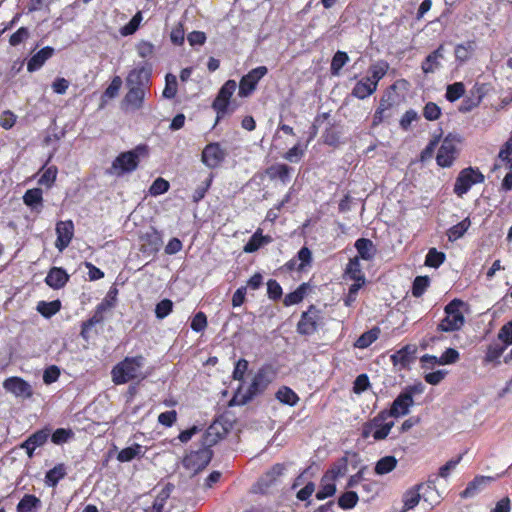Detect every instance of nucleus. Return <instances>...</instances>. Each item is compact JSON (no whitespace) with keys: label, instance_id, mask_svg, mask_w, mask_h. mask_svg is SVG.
I'll return each instance as SVG.
<instances>
[{"label":"nucleus","instance_id":"1","mask_svg":"<svg viewBox=\"0 0 512 512\" xmlns=\"http://www.w3.org/2000/svg\"><path fill=\"white\" fill-rule=\"evenodd\" d=\"M146 358L142 355L125 357L111 371L116 385L125 384L134 379H145L149 373L144 371Z\"/></svg>","mask_w":512,"mask_h":512},{"label":"nucleus","instance_id":"2","mask_svg":"<svg viewBox=\"0 0 512 512\" xmlns=\"http://www.w3.org/2000/svg\"><path fill=\"white\" fill-rule=\"evenodd\" d=\"M212 429L213 427H209L207 432L203 435L204 447L197 451L190 452L183 460L184 467L194 473L203 470L210 463L213 457V451L210 447L217 442V438L212 435Z\"/></svg>","mask_w":512,"mask_h":512},{"label":"nucleus","instance_id":"3","mask_svg":"<svg viewBox=\"0 0 512 512\" xmlns=\"http://www.w3.org/2000/svg\"><path fill=\"white\" fill-rule=\"evenodd\" d=\"M237 83L234 80L226 81L220 88L216 98L212 102V109L216 112V120L214 126H216L224 117L231 115L236 105L231 102V97L236 91Z\"/></svg>","mask_w":512,"mask_h":512},{"label":"nucleus","instance_id":"4","mask_svg":"<svg viewBox=\"0 0 512 512\" xmlns=\"http://www.w3.org/2000/svg\"><path fill=\"white\" fill-rule=\"evenodd\" d=\"M275 376L276 373L271 366L261 367L253 377L247 391L243 394L241 404H247L255 397L263 394L273 382Z\"/></svg>","mask_w":512,"mask_h":512},{"label":"nucleus","instance_id":"5","mask_svg":"<svg viewBox=\"0 0 512 512\" xmlns=\"http://www.w3.org/2000/svg\"><path fill=\"white\" fill-rule=\"evenodd\" d=\"M464 302L460 299H453L444 308L446 316L441 320L437 326V330L442 332H453L460 330L464 323L465 318L460 308L464 306Z\"/></svg>","mask_w":512,"mask_h":512},{"label":"nucleus","instance_id":"6","mask_svg":"<svg viewBox=\"0 0 512 512\" xmlns=\"http://www.w3.org/2000/svg\"><path fill=\"white\" fill-rule=\"evenodd\" d=\"M143 153H146V147L142 145L137 146L134 150L120 153L112 162L108 172L121 176L136 170L139 164V157Z\"/></svg>","mask_w":512,"mask_h":512},{"label":"nucleus","instance_id":"7","mask_svg":"<svg viewBox=\"0 0 512 512\" xmlns=\"http://www.w3.org/2000/svg\"><path fill=\"white\" fill-rule=\"evenodd\" d=\"M484 175L478 170L472 167L463 169L454 184V193L462 197L466 194L474 184L482 183L484 181Z\"/></svg>","mask_w":512,"mask_h":512},{"label":"nucleus","instance_id":"8","mask_svg":"<svg viewBox=\"0 0 512 512\" xmlns=\"http://www.w3.org/2000/svg\"><path fill=\"white\" fill-rule=\"evenodd\" d=\"M414 400L409 393L402 391L392 402L389 410H383L379 413V419L386 420L388 417H400L407 415L409 409L413 406Z\"/></svg>","mask_w":512,"mask_h":512},{"label":"nucleus","instance_id":"9","mask_svg":"<svg viewBox=\"0 0 512 512\" xmlns=\"http://www.w3.org/2000/svg\"><path fill=\"white\" fill-rule=\"evenodd\" d=\"M227 152L218 142L207 144L201 154V162L209 169L218 168L225 160Z\"/></svg>","mask_w":512,"mask_h":512},{"label":"nucleus","instance_id":"10","mask_svg":"<svg viewBox=\"0 0 512 512\" xmlns=\"http://www.w3.org/2000/svg\"><path fill=\"white\" fill-rule=\"evenodd\" d=\"M267 73L266 66H257L248 74L244 75L239 83L238 96L246 98L250 96L256 89L259 80Z\"/></svg>","mask_w":512,"mask_h":512},{"label":"nucleus","instance_id":"11","mask_svg":"<svg viewBox=\"0 0 512 512\" xmlns=\"http://www.w3.org/2000/svg\"><path fill=\"white\" fill-rule=\"evenodd\" d=\"M321 320V312L314 305H311L307 311L302 313L297 324V332L301 335H311L316 332Z\"/></svg>","mask_w":512,"mask_h":512},{"label":"nucleus","instance_id":"12","mask_svg":"<svg viewBox=\"0 0 512 512\" xmlns=\"http://www.w3.org/2000/svg\"><path fill=\"white\" fill-rule=\"evenodd\" d=\"M456 136L449 134L443 140L438 153H437V164L441 167H450L457 155Z\"/></svg>","mask_w":512,"mask_h":512},{"label":"nucleus","instance_id":"13","mask_svg":"<svg viewBox=\"0 0 512 512\" xmlns=\"http://www.w3.org/2000/svg\"><path fill=\"white\" fill-rule=\"evenodd\" d=\"M57 239L55 247L62 252L66 249L74 235V224L71 220L59 221L56 224Z\"/></svg>","mask_w":512,"mask_h":512},{"label":"nucleus","instance_id":"14","mask_svg":"<svg viewBox=\"0 0 512 512\" xmlns=\"http://www.w3.org/2000/svg\"><path fill=\"white\" fill-rule=\"evenodd\" d=\"M6 391L16 397L29 398L32 396L31 385L20 377H9L3 382Z\"/></svg>","mask_w":512,"mask_h":512},{"label":"nucleus","instance_id":"15","mask_svg":"<svg viewBox=\"0 0 512 512\" xmlns=\"http://www.w3.org/2000/svg\"><path fill=\"white\" fill-rule=\"evenodd\" d=\"M142 250L145 253L155 254L163 245V239L161 233L154 227L145 232L141 236Z\"/></svg>","mask_w":512,"mask_h":512},{"label":"nucleus","instance_id":"16","mask_svg":"<svg viewBox=\"0 0 512 512\" xmlns=\"http://www.w3.org/2000/svg\"><path fill=\"white\" fill-rule=\"evenodd\" d=\"M68 280L69 275L65 269L52 267L45 278V283L53 289H60L66 285Z\"/></svg>","mask_w":512,"mask_h":512},{"label":"nucleus","instance_id":"17","mask_svg":"<svg viewBox=\"0 0 512 512\" xmlns=\"http://www.w3.org/2000/svg\"><path fill=\"white\" fill-rule=\"evenodd\" d=\"M286 471V465L283 463H276L273 465L258 481L261 488H269L276 480L284 475Z\"/></svg>","mask_w":512,"mask_h":512},{"label":"nucleus","instance_id":"18","mask_svg":"<svg viewBox=\"0 0 512 512\" xmlns=\"http://www.w3.org/2000/svg\"><path fill=\"white\" fill-rule=\"evenodd\" d=\"M144 87H132L124 97L123 104L133 110L140 109L145 97Z\"/></svg>","mask_w":512,"mask_h":512},{"label":"nucleus","instance_id":"19","mask_svg":"<svg viewBox=\"0 0 512 512\" xmlns=\"http://www.w3.org/2000/svg\"><path fill=\"white\" fill-rule=\"evenodd\" d=\"M415 348L406 345L402 347L400 350L396 351L394 354L390 356V359L394 366H400L401 368L407 367L413 361V354L415 353Z\"/></svg>","mask_w":512,"mask_h":512},{"label":"nucleus","instance_id":"20","mask_svg":"<svg viewBox=\"0 0 512 512\" xmlns=\"http://www.w3.org/2000/svg\"><path fill=\"white\" fill-rule=\"evenodd\" d=\"M293 169L286 164H274L267 168L266 173L270 179H279L283 184L290 181V174Z\"/></svg>","mask_w":512,"mask_h":512},{"label":"nucleus","instance_id":"21","mask_svg":"<svg viewBox=\"0 0 512 512\" xmlns=\"http://www.w3.org/2000/svg\"><path fill=\"white\" fill-rule=\"evenodd\" d=\"M355 248L358 252V258L369 261L372 260L376 254V248L373 242L367 238H359L355 242Z\"/></svg>","mask_w":512,"mask_h":512},{"label":"nucleus","instance_id":"22","mask_svg":"<svg viewBox=\"0 0 512 512\" xmlns=\"http://www.w3.org/2000/svg\"><path fill=\"white\" fill-rule=\"evenodd\" d=\"M41 500L33 494H25L16 506V512H38Z\"/></svg>","mask_w":512,"mask_h":512},{"label":"nucleus","instance_id":"23","mask_svg":"<svg viewBox=\"0 0 512 512\" xmlns=\"http://www.w3.org/2000/svg\"><path fill=\"white\" fill-rule=\"evenodd\" d=\"M433 482L427 484H419L418 490L420 491L421 499L428 503V506L432 508L435 504L439 503L440 495L436 491L435 487L432 486Z\"/></svg>","mask_w":512,"mask_h":512},{"label":"nucleus","instance_id":"24","mask_svg":"<svg viewBox=\"0 0 512 512\" xmlns=\"http://www.w3.org/2000/svg\"><path fill=\"white\" fill-rule=\"evenodd\" d=\"M148 76L149 71L145 69V66H142L140 69H135L129 73L127 77V85L129 88L144 87V89H146Z\"/></svg>","mask_w":512,"mask_h":512},{"label":"nucleus","instance_id":"25","mask_svg":"<svg viewBox=\"0 0 512 512\" xmlns=\"http://www.w3.org/2000/svg\"><path fill=\"white\" fill-rule=\"evenodd\" d=\"M172 487L173 486L171 484H167L163 487L155 497L153 504L145 509V512H163L166 501L172 491Z\"/></svg>","mask_w":512,"mask_h":512},{"label":"nucleus","instance_id":"26","mask_svg":"<svg viewBox=\"0 0 512 512\" xmlns=\"http://www.w3.org/2000/svg\"><path fill=\"white\" fill-rule=\"evenodd\" d=\"M336 493V485L334 481H331L330 473H325L321 478L320 489L316 493L318 500H324L328 497L333 496Z\"/></svg>","mask_w":512,"mask_h":512},{"label":"nucleus","instance_id":"27","mask_svg":"<svg viewBox=\"0 0 512 512\" xmlns=\"http://www.w3.org/2000/svg\"><path fill=\"white\" fill-rule=\"evenodd\" d=\"M375 90V84L370 83L369 79L363 78L355 84L352 95L358 99H365L373 94Z\"/></svg>","mask_w":512,"mask_h":512},{"label":"nucleus","instance_id":"28","mask_svg":"<svg viewBox=\"0 0 512 512\" xmlns=\"http://www.w3.org/2000/svg\"><path fill=\"white\" fill-rule=\"evenodd\" d=\"M269 236H263L261 230H257L244 245L243 251L245 253H253L257 251L262 245L270 242Z\"/></svg>","mask_w":512,"mask_h":512},{"label":"nucleus","instance_id":"29","mask_svg":"<svg viewBox=\"0 0 512 512\" xmlns=\"http://www.w3.org/2000/svg\"><path fill=\"white\" fill-rule=\"evenodd\" d=\"M66 467L63 463L57 464L46 472L45 483L49 487H55L66 476Z\"/></svg>","mask_w":512,"mask_h":512},{"label":"nucleus","instance_id":"30","mask_svg":"<svg viewBox=\"0 0 512 512\" xmlns=\"http://www.w3.org/2000/svg\"><path fill=\"white\" fill-rule=\"evenodd\" d=\"M490 481H492V478L487 476H478L474 478V480L471 481L467 485V487L462 491L461 496L463 498H470L475 496L480 490V488L488 484Z\"/></svg>","mask_w":512,"mask_h":512},{"label":"nucleus","instance_id":"31","mask_svg":"<svg viewBox=\"0 0 512 512\" xmlns=\"http://www.w3.org/2000/svg\"><path fill=\"white\" fill-rule=\"evenodd\" d=\"M275 397L280 403L291 407L295 406L299 401L298 395L287 386L280 387L276 392Z\"/></svg>","mask_w":512,"mask_h":512},{"label":"nucleus","instance_id":"32","mask_svg":"<svg viewBox=\"0 0 512 512\" xmlns=\"http://www.w3.org/2000/svg\"><path fill=\"white\" fill-rule=\"evenodd\" d=\"M397 466V459L388 455L380 458L376 464L374 471L377 475H385L393 471Z\"/></svg>","mask_w":512,"mask_h":512},{"label":"nucleus","instance_id":"33","mask_svg":"<svg viewBox=\"0 0 512 512\" xmlns=\"http://www.w3.org/2000/svg\"><path fill=\"white\" fill-rule=\"evenodd\" d=\"M471 225L470 219L467 217L463 219L461 222L457 223L456 225L452 226L447 231V237L450 242H455L461 237L464 236V234L467 232Z\"/></svg>","mask_w":512,"mask_h":512},{"label":"nucleus","instance_id":"34","mask_svg":"<svg viewBox=\"0 0 512 512\" xmlns=\"http://www.w3.org/2000/svg\"><path fill=\"white\" fill-rule=\"evenodd\" d=\"M61 309L60 300H53L50 302L39 301L36 310L45 318H50L59 312Z\"/></svg>","mask_w":512,"mask_h":512},{"label":"nucleus","instance_id":"35","mask_svg":"<svg viewBox=\"0 0 512 512\" xmlns=\"http://www.w3.org/2000/svg\"><path fill=\"white\" fill-rule=\"evenodd\" d=\"M379 334H380V329L378 327H373L372 329L364 332L356 340L354 346L359 349H365L378 339Z\"/></svg>","mask_w":512,"mask_h":512},{"label":"nucleus","instance_id":"36","mask_svg":"<svg viewBox=\"0 0 512 512\" xmlns=\"http://www.w3.org/2000/svg\"><path fill=\"white\" fill-rule=\"evenodd\" d=\"M345 272L352 280L356 282L362 281V283H365V276L362 272L358 257H354L349 260Z\"/></svg>","mask_w":512,"mask_h":512},{"label":"nucleus","instance_id":"37","mask_svg":"<svg viewBox=\"0 0 512 512\" xmlns=\"http://www.w3.org/2000/svg\"><path fill=\"white\" fill-rule=\"evenodd\" d=\"M506 347L507 346L504 343L503 344L491 343L487 347L486 354H485V357H484V362L485 363H494V362H496L497 364H499V358L501 357V355L505 351Z\"/></svg>","mask_w":512,"mask_h":512},{"label":"nucleus","instance_id":"38","mask_svg":"<svg viewBox=\"0 0 512 512\" xmlns=\"http://www.w3.org/2000/svg\"><path fill=\"white\" fill-rule=\"evenodd\" d=\"M50 436V429L44 428L31 434L25 441L27 445H32L36 448L42 447Z\"/></svg>","mask_w":512,"mask_h":512},{"label":"nucleus","instance_id":"39","mask_svg":"<svg viewBox=\"0 0 512 512\" xmlns=\"http://www.w3.org/2000/svg\"><path fill=\"white\" fill-rule=\"evenodd\" d=\"M307 288L308 285L306 283H302L295 291L284 297L283 304L285 306H291L300 303L306 294Z\"/></svg>","mask_w":512,"mask_h":512},{"label":"nucleus","instance_id":"40","mask_svg":"<svg viewBox=\"0 0 512 512\" xmlns=\"http://www.w3.org/2000/svg\"><path fill=\"white\" fill-rule=\"evenodd\" d=\"M121 85H122L121 78L119 76H115L112 79L109 86L104 91V93L102 94V97H101L102 103L100 105V108L104 107V104L107 99H112L118 95Z\"/></svg>","mask_w":512,"mask_h":512},{"label":"nucleus","instance_id":"41","mask_svg":"<svg viewBox=\"0 0 512 512\" xmlns=\"http://www.w3.org/2000/svg\"><path fill=\"white\" fill-rule=\"evenodd\" d=\"M43 201L42 190L40 188L29 189L23 196V202L31 208L41 205Z\"/></svg>","mask_w":512,"mask_h":512},{"label":"nucleus","instance_id":"42","mask_svg":"<svg viewBox=\"0 0 512 512\" xmlns=\"http://www.w3.org/2000/svg\"><path fill=\"white\" fill-rule=\"evenodd\" d=\"M445 259L446 255L444 252H440L436 248H430L425 258V265L438 268L444 263Z\"/></svg>","mask_w":512,"mask_h":512},{"label":"nucleus","instance_id":"43","mask_svg":"<svg viewBox=\"0 0 512 512\" xmlns=\"http://www.w3.org/2000/svg\"><path fill=\"white\" fill-rule=\"evenodd\" d=\"M475 50V42L468 41L465 44H459L455 47V56L456 59L465 62L470 59L471 54Z\"/></svg>","mask_w":512,"mask_h":512},{"label":"nucleus","instance_id":"44","mask_svg":"<svg viewBox=\"0 0 512 512\" xmlns=\"http://www.w3.org/2000/svg\"><path fill=\"white\" fill-rule=\"evenodd\" d=\"M141 451L142 446L139 444H134L130 447L122 449L117 455V460L120 462H129L134 458L138 457Z\"/></svg>","mask_w":512,"mask_h":512},{"label":"nucleus","instance_id":"45","mask_svg":"<svg viewBox=\"0 0 512 512\" xmlns=\"http://www.w3.org/2000/svg\"><path fill=\"white\" fill-rule=\"evenodd\" d=\"M421 500L420 491L418 490V485L414 489L408 490L403 496L404 510H410L414 508L419 501Z\"/></svg>","mask_w":512,"mask_h":512},{"label":"nucleus","instance_id":"46","mask_svg":"<svg viewBox=\"0 0 512 512\" xmlns=\"http://www.w3.org/2000/svg\"><path fill=\"white\" fill-rule=\"evenodd\" d=\"M359 500L358 494L355 491H347L343 493L338 499V505L345 510L352 509L356 506Z\"/></svg>","mask_w":512,"mask_h":512},{"label":"nucleus","instance_id":"47","mask_svg":"<svg viewBox=\"0 0 512 512\" xmlns=\"http://www.w3.org/2000/svg\"><path fill=\"white\" fill-rule=\"evenodd\" d=\"M430 285L428 276H417L412 284V295L414 297H421Z\"/></svg>","mask_w":512,"mask_h":512},{"label":"nucleus","instance_id":"48","mask_svg":"<svg viewBox=\"0 0 512 512\" xmlns=\"http://www.w3.org/2000/svg\"><path fill=\"white\" fill-rule=\"evenodd\" d=\"M165 81V88L162 95L166 99H172L177 93V78L175 75L168 73L165 77Z\"/></svg>","mask_w":512,"mask_h":512},{"label":"nucleus","instance_id":"49","mask_svg":"<svg viewBox=\"0 0 512 512\" xmlns=\"http://www.w3.org/2000/svg\"><path fill=\"white\" fill-rule=\"evenodd\" d=\"M465 92V87L462 82H455L447 86L446 99L450 102L458 100Z\"/></svg>","mask_w":512,"mask_h":512},{"label":"nucleus","instance_id":"50","mask_svg":"<svg viewBox=\"0 0 512 512\" xmlns=\"http://www.w3.org/2000/svg\"><path fill=\"white\" fill-rule=\"evenodd\" d=\"M170 40L174 45L181 46L185 41V30L183 22H178L170 32Z\"/></svg>","mask_w":512,"mask_h":512},{"label":"nucleus","instance_id":"51","mask_svg":"<svg viewBox=\"0 0 512 512\" xmlns=\"http://www.w3.org/2000/svg\"><path fill=\"white\" fill-rule=\"evenodd\" d=\"M57 171L58 170H57L56 166H50V167L46 168L44 173L39 178L38 183L40 185L51 187L56 180Z\"/></svg>","mask_w":512,"mask_h":512},{"label":"nucleus","instance_id":"52","mask_svg":"<svg viewBox=\"0 0 512 512\" xmlns=\"http://www.w3.org/2000/svg\"><path fill=\"white\" fill-rule=\"evenodd\" d=\"M173 308V302L169 299H163L157 303L155 307V314L158 319H164L167 317Z\"/></svg>","mask_w":512,"mask_h":512},{"label":"nucleus","instance_id":"53","mask_svg":"<svg viewBox=\"0 0 512 512\" xmlns=\"http://www.w3.org/2000/svg\"><path fill=\"white\" fill-rule=\"evenodd\" d=\"M54 53V49L51 47H44L39 50L33 57L28 61L27 64H44Z\"/></svg>","mask_w":512,"mask_h":512},{"label":"nucleus","instance_id":"54","mask_svg":"<svg viewBox=\"0 0 512 512\" xmlns=\"http://www.w3.org/2000/svg\"><path fill=\"white\" fill-rule=\"evenodd\" d=\"M393 425L394 422L392 421L388 423L380 422L379 425L374 428L373 438L377 441L385 439L390 433Z\"/></svg>","mask_w":512,"mask_h":512},{"label":"nucleus","instance_id":"55","mask_svg":"<svg viewBox=\"0 0 512 512\" xmlns=\"http://www.w3.org/2000/svg\"><path fill=\"white\" fill-rule=\"evenodd\" d=\"M169 187V182L159 177L152 183L149 192L152 196H158L167 192Z\"/></svg>","mask_w":512,"mask_h":512},{"label":"nucleus","instance_id":"56","mask_svg":"<svg viewBox=\"0 0 512 512\" xmlns=\"http://www.w3.org/2000/svg\"><path fill=\"white\" fill-rule=\"evenodd\" d=\"M297 260L300 261V263L298 264L297 270L301 271L306 266L310 265V263L312 261L311 250L308 247L303 246L297 253Z\"/></svg>","mask_w":512,"mask_h":512},{"label":"nucleus","instance_id":"57","mask_svg":"<svg viewBox=\"0 0 512 512\" xmlns=\"http://www.w3.org/2000/svg\"><path fill=\"white\" fill-rule=\"evenodd\" d=\"M73 436V432L70 429L58 428L52 435L51 440L54 444H62L67 442Z\"/></svg>","mask_w":512,"mask_h":512},{"label":"nucleus","instance_id":"58","mask_svg":"<svg viewBox=\"0 0 512 512\" xmlns=\"http://www.w3.org/2000/svg\"><path fill=\"white\" fill-rule=\"evenodd\" d=\"M441 115L440 107L434 102H428L423 110V116L429 120L434 121L437 120Z\"/></svg>","mask_w":512,"mask_h":512},{"label":"nucleus","instance_id":"59","mask_svg":"<svg viewBox=\"0 0 512 512\" xmlns=\"http://www.w3.org/2000/svg\"><path fill=\"white\" fill-rule=\"evenodd\" d=\"M190 326L193 331L202 332L207 327V317L205 313L201 311L197 312L194 315Z\"/></svg>","mask_w":512,"mask_h":512},{"label":"nucleus","instance_id":"60","mask_svg":"<svg viewBox=\"0 0 512 512\" xmlns=\"http://www.w3.org/2000/svg\"><path fill=\"white\" fill-rule=\"evenodd\" d=\"M370 386L369 377L366 374H360L356 377L353 383V392L361 394L366 391Z\"/></svg>","mask_w":512,"mask_h":512},{"label":"nucleus","instance_id":"61","mask_svg":"<svg viewBox=\"0 0 512 512\" xmlns=\"http://www.w3.org/2000/svg\"><path fill=\"white\" fill-rule=\"evenodd\" d=\"M116 302L115 295L110 291L107 296L97 305L96 311L104 315L105 312L114 308Z\"/></svg>","mask_w":512,"mask_h":512},{"label":"nucleus","instance_id":"62","mask_svg":"<svg viewBox=\"0 0 512 512\" xmlns=\"http://www.w3.org/2000/svg\"><path fill=\"white\" fill-rule=\"evenodd\" d=\"M499 158L512 169V139H509L499 152Z\"/></svg>","mask_w":512,"mask_h":512},{"label":"nucleus","instance_id":"63","mask_svg":"<svg viewBox=\"0 0 512 512\" xmlns=\"http://www.w3.org/2000/svg\"><path fill=\"white\" fill-rule=\"evenodd\" d=\"M498 339L506 346L512 345V321L503 325L498 332Z\"/></svg>","mask_w":512,"mask_h":512},{"label":"nucleus","instance_id":"64","mask_svg":"<svg viewBox=\"0 0 512 512\" xmlns=\"http://www.w3.org/2000/svg\"><path fill=\"white\" fill-rule=\"evenodd\" d=\"M60 376V369L56 365H51L44 370L43 382L45 384H52L58 380Z\"/></svg>","mask_w":512,"mask_h":512}]
</instances>
